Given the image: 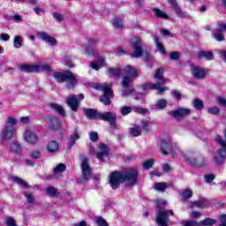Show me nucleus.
<instances>
[{"label": "nucleus", "mask_w": 226, "mask_h": 226, "mask_svg": "<svg viewBox=\"0 0 226 226\" xmlns=\"http://www.w3.org/2000/svg\"><path fill=\"white\" fill-rule=\"evenodd\" d=\"M133 46V57H142L147 60L149 58V51L142 49V40L139 37H134L132 39Z\"/></svg>", "instance_id": "nucleus-11"}, {"label": "nucleus", "mask_w": 226, "mask_h": 226, "mask_svg": "<svg viewBox=\"0 0 226 226\" xmlns=\"http://www.w3.org/2000/svg\"><path fill=\"white\" fill-rule=\"evenodd\" d=\"M11 181H13V183H17V185H20V186H22V188H31V186L29 185V184H27V182L24 181L22 178L16 177V176H12L11 177Z\"/></svg>", "instance_id": "nucleus-28"}, {"label": "nucleus", "mask_w": 226, "mask_h": 226, "mask_svg": "<svg viewBox=\"0 0 226 226\" xmlns=\"http://www.w3.org/2000/svg\"><path fill=\"white\" fill-rule=\"evenodd\" d=\"M24 139L27 144H31L32 146L38 142V135H36V132H33L31 129L25 130Z\"/></svg>", "instance_id": "nucleus-18"}, {"label": "nucleus", "mask_w": 226, "mask_h": 226, "mask_svg": "<svg viewBox=\"0 0 226 226\" xmlns=\"http://www.w3.org/2000/svg\"><path fill=\"white\" fill-rule=\"evenodd\" d=\"M104 94L100 97L102 103L110 105V98H112V83H104L99 87Z\"/></svg>", "instance_id": "nucleus-12"}, {"label": "nucleus", "mask_w": 226, "mask_h": 226, "mask_svg": "<svg viewBox=\"0 0 226 226\" xmlns=\"http://www.w3.org/2000/svg\"><path fill=\"white\" fill-rule=\"evenodd\" d=\"M112 26L115 29H123V20L119 18H115L112 19Z\"/></svg>", "instance_id": "nucleus-37"}, {"label": "nucleus", "mask_w": 226, "mask_h": 226, "mask_svg": "<svg viewBox=\"0 0 226 226\" xmlns=\"http://www.w3.org/2000/svg\"><path fill=\"white\" fill-rule=\"evenodd\" d=\"M170 59H171L172 61H177V59H179V52H172L170 55Z\"/></svg>", "instance_id": "nucleus-56"}, {"label": "nucleus", "mask_w": 226, "mask_h": 226, "mask_svg": "<svg viewBox=\"0 0 226 226\" xmlns=\"http://www.w3.org/2000/svg\"><path fill=\"white\" fill-rule=\"evenodd\" d=\"M79 99L84 100V94H78V95L71 94L66 99V103H67L68 107H70V109L72 110H73V112H77V110H79V103H80L79 102Z\"/></svg>", "instance_id": "nucleus-16"}, {"label": "nucleus", "mask_w": 226, "mask_h": 226, "mask_svg": "<svg viewBox=\"0 0 226 226\" xmlns=\"http://www.w3.org/2000/svg\"><path fill=\"white\" fill-rule=\"evenodd\" d=\"M209 206V201L207 200L201 198L197 201L191 202L187 205L188 209H195V207L202 208V207H207Z\"/></svg>", "instance_id": "nucleus-20"}, {"label": "nucleus", "mask_w": 226, "mask_h": 226, "mask_svg": "<svg viewBox=\"0 0 226 226\" xmlns=\"http://www.w3.org/2000/svg\"><path fill=\"white\" fill-rule=\"evenodd\" d=\"M184 226H200V222H197V221H185L184 222Z\"/></svg>", "instance_id": "nucleus-50"}, {"label": "nucleus", "mask_w": 226, "mask_h": 226, "mask_svg": "<svg viewBox=\"0 0 226 226\" xmlns=\"http://www.w3.org/2000/svg\"><path fill=\"white\" fill-rule=\"evenodd\" d=\"M31 157L34 160H39V158H41V152L38 150H34L31 154Z\"/></svg>", "instance_id": "nucleus-53"}, {"label": "nucleus", "mask_w": 226, "mask_h": 226, "mask_svg": "<svg viewBox=\"0 0 226 226\" xmlns=\"http://www.w3.org/2000/svg\"><path fill=\"white\" fill-rule=\"evenodd\" d=\"M216 223V220L213 218H205L200 222V226H213Z\"/></svg>", "instance_id": "nucleus-33"}, {"label": "nucleus", "mask_w": 226, "mask_h": 226, "mask_svg": "<svg viewBox=\"0 0 226 226\" xmlns=\"http://www.w3.org/2000/svg\"><path fill=\"white\" fill-rule=\"evenodd\" d=\"M0 40H2V41H8L10 35L8 34H0Z\"/></svg>", "instance_id": "nucleus-61"}, {"label": "nucleus", "mask_w": 226, "mask_h": 226, "mask_svg": "<svg viewBox=\"0 0 226 226\" xmlns=\"http://www.w3.org/2000/svg\"><path fill=\"white\" fill-rule=\"evenodd\" d=\"M161 151L164 156H167L170 153L172 158H177V155L183 156L181 150L176 147V145L172 144V139H162L161 140Z\"/></svg>", "instance_id": "nucleus-8"}, {"label": "nucleus", "mask_w": 226, "mask_h": 226, "mask_svg": "<svg viewBox=\"0 0 226 226\" xmlns=\"http://www.w3.org/2000/svg\"><path fill=\"white\" fill-rule=\"evenodd\" d=\"M109 185L112 190H117L122 183H125L126 186H133L137 183V170L129 169L125 171H115L109 177Z\"/></svg>", "instance_id": "nucleus-1"}, {"label": "nucleus", "mask_w": 226, "mask_h": 226, "mask_svg": "<svg viewBox=\"0 0 226 226\" xmlns=\"http://www.w3.org/2000/svg\"><path fill=\"white\" fill-rule=\"evenodd\" d=\"M95 222L97 226H109V222L102 216L96 217Z\"/></svg>", "instance_id": "nucleus-46"}, {"label": "nucleus", "mask_w": 226, "mask_h": 226, "mask_svg": "<svg viewBox=\"0 0 226 226\" xmlns=\"http://www.w3.org/2000/svg\"><path fill=\"white\" fill-rule=\"evenodd\" d=\"M85 116L88 119H102V121H109L111 126H116V114L112 112L98 113L96 109H87L84 110Z\"/></svg>", "instance_id": "nucleus-4"}, {"label": "nucleus", "mask_w": 226, "mask_h": 226, "mask_svg": "<svg viewBox=\"0 0 226 226\" xmlns=\"http://www.w3.org/2000/svg\"><path fill=\"white\" fill-rule=\"evenodd\" d=\"M64 170H66V165H64V163H59L54 169V177H56V179H59V177H61V175L63 174V172H64Z\"/></svg>", "instance_id": "nucleus-25"}, {"label": "nucleus", "mask_w": 226, "mask_h": 226, "mask_svg": "<svg viewBox=\"0 0 226 226\" xmlns=\"http://www.w3.org/2000/svg\"><path fill=\"white\" fill-rule=\"evenodd\" d=\"M13 45L15 49H20L22 47V37L19 35L14 36Z\"/></svg>", "instance_id": "nucleus-45"}, {"label": "nucleus", "mask_w": 226, "mask_h": 226, "mask_svg": "<svg viewBox=\"0 0 226 226\" xmlns=\"http://www.w3.org/2000/svg\"><path fill=\"white\" fill-rule=\"evenodd\" d=\"M153 11L155 17H158L159 19H169V16L158 8H154Z\"/></svg>", "instance_id": "nucleus-39"}, {"label": "nucleus", "mask_w": 226, "mask_h": 226, "mask_svg": "<svg viewBox=\"0 0 226 226\" xmlns=\"http://www.w3.org/2000/svg\"><path fill=\"white\" fill-rule=\"evenodd\" d=\"M218 103H220V105H222L223 107H226V100L223 97H220L218 98Z\"/></svg>", "instance_id": "nucleus-63"}, {"label": "nucleus", "mask_w": 226, "mask_h": 226, "mask_svg": "<svg viewBox=\"0 0 226 226\" xmlns=\"http://www.w3.org/2000/svg\"><path fill=\"white\" fill-rule=\"evenodd\" d=\"M89 139L92 142H96L98 140V132H93L89 133Z\"/></svg>", "instance_id": "nucleus-55"}, {"label": "nucleus", "mask_w": 226, "mask_h": 226, "mask_svg": "<svg viewBox=\"0 0 226 226\" xmlns=\"http://www.w3.org/2000/svg\"><path fill=\"white\" fill-rule=\"evenodd\" d=\"M169 4L173 8L175 13L177 15V17H186V14L181 11V8L177 5V2L176 0H168Z\"/></svg>", "instance_id": "nucleus-24"}, {"label": "nucleus", "mask_w": 226, "mask_h": 226, "mask_svg": "<svg viewBox=\"0 0 226 226\" xmlns=\"http://www.w3.org/2000/svg\"><path fill=\"white\" fill-rule=\"evenodd\" d=\"M120 112H121L122 116H128V114H130V112H132V107L123 106L120 109Z\"/></svg>", "instance_id": "nucleus-49"}, {"label": "nucleus", "mask_w": 226, "mask_h": 226, "mask_svg": "<svg viewBox=\"0 0 226 226\" xmlns=\"http://www.w3.org/2000/svg\"><path fill=\"white\" fill-rule=\"evenodd\" d=\"M192 105L196 110H202L204 109V102L200 99H195L192 102Z\"/></svg>", "instance_id": "nucleus-41"}, {"label": "nucleus", "mask_w": 226, "mask_h": 226, "mask_svg": "<svg viewBox=\"0 0 226 226\" xmlns=\"http://www.w3.org/2000/svg\"><path fill=\"white\" fill-rule=\"evenodd\" d=\"M50 109H52V110H55L56 112H58V114L60 116H64V108H63V106L57 104V103H51L50 104Z\"/></svg>", "instance_id": "nucleus-32"}, {"label": "nucleus", "mask_w": 226, "mask_h": 226, "mask_svg": "<svg viewBox=\"0 0 226 226\" xmlns=\"http://www.w3.org/2000/svg\"><path fill=\"white\" fill-rule=\"evenodd\" d=\"M46 193L49 197H57L59 195V192H57V189H56L54 186L47 187Z\"/></svg>", "instance_id": "nucleus-35"}, {"label": "nucleus", "mask_w": 226, "mask_h": 226, "mask_svg": "<svg viewBox=\"0 0 226 226\" xmlns=\"http://www.w3.org/2000/svg\"><path fill=\"white\" fill-rule=\"evenodd\" d=\"M201 215L202 214L199 211H193L191 213L190 216H191V218H200Z\"/></svg>", "instance_id": "nucleus-59"}, {"label": "nucleus", "mask_w": 226, "mask_h": 226, "mask_svg": "<svg viewBox=\"0 0 226 226\" xmlns=\"http://www.w3.org/2000/svg\"><path fill=\"white\" fill-rule=\"evenodd\" d=\"M129 132L133 137H139L142 134V130L139 126L130 128Z\"/></svg>", "instance_id": "nucleus-38"}, {"label": "nucleus", "mask_w": 226, "mask_h": 226, "mask_svg": "<svg viewBox=\"0 0 226 226\" xmlns=\"http://www.w3.org/2000/svg\"><path fill=\"white\" fill-rule=\"evenodd\" d=\"M125 73H128L130 76H124L122 81V86L124 87V92L122 94L126 96L128 94H132L133 93V89L130 87L132 84V77H139V72L132 65H127L124 69H122Z\"/></svg>", "instance_id": "nucleus-5"}, {"label": "nucleus", "mask_w": 226, "mask_h": 226, "mask_svg": "<svg viewBox=\"0 0 226 226\" xmlns=\"http://www.w3.org/2000/svg\"><path fill=\"white\" fill-rule=\"evenodd\" d=\"M81 172H82V177H80L81 183H86V181H87V179H89L91 176H93V170L89 165V160L86 157H83L81 161Z\"/></svg>", "instance_id": "nucleus-13"}, {"label": "nucleus", "mask_w": 226, "mask_h": 226, "mask_svg": "<svg viewBox=\"0 0 226 226\" xmlns=\"http://www.w3.org/2000/svg\"><path fill=\"white\" fill-rule=\"evenodd\" d=\"M183 160L185 162H188L190 165L192 167H197L200 169V167H204L206 163V159L193 152H187L185 154L183 155Z\"/></svg>", "instance_id": "nucleus-9"}, {"label": "nucleus", "mask_w": 226, "mask_h": 226, "mask_svg": "<svg viewBox=\"0 0 226 226\" xmlns=\"http://www.w3.org/2000/svg\"><path fill=\"white\" fill-rule=\"evenodd\" d=\"M167 107V100L161 99L155 103L156 110H163Z\"/></svg>", "instance_id": "nucleus-40"}, {"label": "nucleus", "mask_w": 226, "mask_h": 226, "mask_svg": "<svg viewBox=\"0 0 226 226\" xmlns=\"http://www.w3.org/2000/svg\"><path fill=\"white\" fill-rule=\"evenodd\" d=\"M17 123V118L11 117L7 118L4 128H3L0 132V139L3 142L11 140V139L17 135V128H15Z\"/></svg>", "instance_id": "nucleus-3"}, {"label": "nucleus", "mask_w": 226, "mask_h": 226, "mask_svg": "<svg viewBox=\"0 0 226 226\" xmlns=\"http://www.w3.org/2000/svg\"><path fill=\"white\" fill-rule=\"evenodd\" d=\"M141 125L144 131L146 132L151 131V122L149 120H142Z\"/></svg>", "instance_id": "nucleus-47"}, {"label": "nucleus", "mask_w": 226, "mask_h": 226, "mask_svg": "<svg viewBox=\"0 0 226 226\" xmlns=\"http://www.w3.org/2000/svg\"><path fill=\"white\" fill-rule=\"evenodd\" d=\"M192 114V109L188 108H177V109L169 111V115L172 116L176 121H181L185 117H188Z\"/></svg>", "instance_id": "nucleus-14"}, {"label": "nucleus", "mask_w": 226, "mask_h": 226, "mask_svg": "<svg viewBox=\"0 0 226 226\" xmlns=\"http://www.w3.org/2000/svg\"><path fill=\"white\" fill-rule=\"evenodd\" d=\"M109 147L105 144H101L99 146V152L96 154L95 158L99 160V162H103L104 158H107L109 156Z\"/></svg>", "instance_id": "nucleus-21"}, {"label": "nucleus", "mask_w": 226, "mask_h": 226, "mask_svg": "<svg viewBox=\"0 0 226 226\" xmlns=\"http://www.w3.org/2000/svg\"><path fill=\"white\" fill-rule=\"evenodd\" d=\"M154 79V80H157V83H147L142 85L143 91H149V89H153L158 91L159 94L165 93V91H169V87H163L167 82V79H163V69H157Z\"/></svg>", "instance_id": "nucleus-2"}, {"label": "nucleus", "mask_w": 226, "mask_h": 226, "mask_svg": "<svg viewBox=\"0 0 226 226\" xmlns=\"http://www.w3.org/2000/svg\"><path fill=\"white\" fill-rule=\"evenodd\" d=\"M220 222H221V225L219 226H226V215H222L220 216L219 218Z\"/></svg>", "instance_id": "nucleus-62"}, {"label": "nucleus", "mask_w": 226, "mask_h": 226, "mask_svg": "<svg viewBox=\"0 0 226 226\" xmlns=\"http://www.w3.org/2000/svg\"><path fill=\"white\" fill-rule=\"evenodd\" d=\"M171 95L173 96V98H176L177 100H179V98H181V93L177 90L171 91Z\"/></svg>", "instance_id": "nucleus-57"}, {"label": "nucleus", "mask_w": 226, "mask_h": 226, "mask_svg": "<svg viewBox=\"0 0 226 226\" xmlns=\"http://www.w3.org/2000/svg\"><path fill=\"white\" fill-rule=\"evenodd\" d=\"M154 163V160L149 159L143 163V168L145 169V170H149V169L153 167Z\"/></svg>", "instance_id": "nucleus-48"}, {"label": "nucleus", "mask_w": 226, "mask_h": 226, "mask_svg": "<svg viewBox=\"0 0 226 226\" xmlns=\"http://www.w3.org/2000/svg\"><path fill=\"white\" fill-rule=\"evenodd\" d=\"M117 56H123V55L126 54V51H124V49H123L122 48H117Z\"/></svg>", "instance_id": "nucleus-64"}, {"label": "nucleus", "mask_w": 226, "mask_h": 226, "mask_svg": "<svg viewBox=\"0 0 226 226\" xmlns=\"http://www.w3.org/2000/svg\"><path fill=\"white\" fill-rule=\"evenodd\" d=\"M169 215H174L172 210H160L155 217L156 222L159 226H169L167 223L169 222Z\"/></svg>", "instance_id": "nucleus-15"}, {"label": "nucleus", "mask_w": 226, "mask_h": 226, "mask_svg": "<svg viewBox=\"0 0 226 226\" xmlns=\"http://www.w3.org/2000/svg\"><path fill=\"white\" fill-rule=\"evenodd\" d=\"M208 114H213L214 116H216V114H219L220 109L218 107H210L207 109Z\"/></svg>", "instance_id": "nucleus-52"}, {"label": "nucleus", "mask_w": 226, "mask_h": 226, "mask_svg": "<svg viewBox=\"0 0 226 226\" xmlns=\"http://www.w3.org/2000/svg\"><path fill=\"white\" fill-rule=\"evenodd\" d=\"M23 195L26 199V202L28 204H34V202H36V198L34 197V194H33L32 192H25Z\"/></svg>", "instance_id": "nucleus-34"}, {"label": "nucleus", "mask_w": 226, "mask_h": 226, "mask_svg": "<svg viewBox=\"0 0 226 226\" xmlns=\"http://www.w3.org/2000/svg\"><path fill=\"white\" fill-rule=\"evenodd\" d=\"M53 17L54 19H56V20H58V22H61L63 20V15L58 12H53Z\"/></svg>", "instance_id": "nucleus-60"}, {"label": "nucleus", "mask_w": 226, "mask_h": 226, "mask_svg": "<svg viewBox=\"0 0 226 226\" xmlns=\"http://www.w3.org/2000/svg\"><path fill=\"white\" fill-rule=\"evenodd\" d=\"M204 180L206 183H212V181H215V175L213 174L205 175Z\"/></svg>", "instance_id": "nucleus-54"}, {"label": "nucleus", "mask_w": 226, "mask_h": 226, "mask_svg": "<svg viewBox=\"0 0 226 226\" xmlns=\"http://www.w3.org/2000/svg\"><path fill=\"white\" fill-rule=\"evenodd\" d=\"M154 43L156 45V49H157V50H159L160 54H162V56H165V54H167V51L165 50L163 44L160 41V39L158 38V36H156V35L154 36Z\"/></svg>", "instance_id": "nucleus-27"}, {"label": "nucleus", "mask_w": 226, "mask_h": 226, "mask_svg": "<svg viewBox=\"0 0 226 226\" xmlns=\"http://www.w3.org/2000/svg\"><path fill=\"white\" fill-rule=\"evenodd\" d=\"M199 59H207V61H213L215 59V55L211 51H200L198 55Z\"/></svg>", "instance_id": "nucleus-26"}, {"label": "nucleus", "mask_w": 226, "mask_h": 226, "mask_svg": "<svg viewBox=\"0 0 226 226\" xmlns=\"http://www.w3.org/2000/svg\"><path fill=\"white\" fill-rule=\"evenodd\" d=\"M191 73L198 80H202L207 75V72L205 69L197 65H191Z\"/></svg>", "instance_id": "nucleus-17"}, {"label": "nucleus", "mask_w": 226, "mask_h": 226, "mask_svg": "<svg viewBox=\"0 0 226 226\" xmlns=\"http://www.w3.org/2000/svg\"><path fill=\"white\" fill-rule=\"evenodd\" d=\"M34 11L36 13V15H40L41 13H45V10L41 7H34Z\"/></svg>", "instance_id": "nucleus-58"}, {"label": "nucleus", "mask_w": 226, "mask_h": 226, "mask_svg": "<svg viewBox=\"0 0 226 226\" xmlns=\"http://www.w3.org/2000/svg\"><path fill=\"white\" fill-rule=\"evenodd\" d=\"M217 144H220L221 147L213 154V161L215 167H222L225 163L226 160V142L220 136L215 139Z\"/></svg>", "instance_id": "nucleus-6"}, {"label": "nucleus", "mask_w": 226, "mask_h": 226, "mask_svg": "<svg viewBox=\"0 0 226 226\" xmlns=\"http://www.w3.org/2000/svg\"><path fill=\"white\" fill-rule=\"evenodd\" d=\"M54 79L59 84L66 82V87H68V89H72V87H75V86H77V77H75L70 71H66L64 72H55Z\"/></svg>", "instance_id": "nucleus-7"}, {"label": "nucleus", "mask_w": 226, "mask_h": 226, "mask_svg": "<svg viewBox=\"0 0 226 226\" xmlns=\"http://www.w3.org/2000/svg\"><path fill=\"white\" fill-rule=\"evenodd\" d=\"M47 150L49 153H57L59 151V144L56 141H50L48 143Z\"/></svg>", "instance_id": "nucleus-29"}, {"label": "nucleus", "mask_w": 226, "mask_h": 226, "mask_svg": "<svg viewBox=\"0 0 226 226\" xmlns=\"http://www.w3.org/2000/svg\"><path fill=\"white\" fill-rule=\"evenodd\" d=\"M109 77H119L121 75V69H108Z\"/></svg>", "instance_id": "nucleus-43"}, {"label": "nucleus", "mask_w": 226, "mask_h": 226, "mask_svg": "<svg viewBox=\"0 0 226 226\" xmlns=\"http://www.w3.org/2000/svg\"><path fill=\"white\" fill-rule=\"evenodd\" d=\"M85 54H86V56H94V49L91 46L86 47Z\"/></svg>", "instance_id": "nucleus-51"}, {"label": "nucleus", "mask_w": 226, "mask_h": 226, "mask_svg": "<svg viewBox=\"0 0 226 226\" xmlns=\"http://www.w3.org/2000/svg\"><path fill=\"white\" fill-rule=\"evenodd\" d=\"M11 149L16 154H20L22 153V147L17 140H13L11 144Z\"/></svg>", "instance_id": "nucleus-30"}, {"label": "nucleus", "mask_w": 226, "mask_h": 226, "mask_svg": "<svg viewBox=\"0 0 226 226\" xmlns=\"http://www.w3.org/2000/svg\"><path fill=\"white\" fill-rule=\"evenodd\" d=\"M19 70L21 72H25L26 73H34V72H52V66L49 64H20L19 65Z\"/></svg>", "instance_id": "nucleus-10"}, {"label": "nucleus", "mask_w": 226, "mask_h": 226, "mask_svg": "<svg viewBox=\"0 0 226 226\" xmlns=\"http://www.w3.org/2000/svg\"><path fill=\"white\" fill-rule=\"evenodd\" d=\"M180 195L181 197H183V199L185 200L192 199V197H193V191H192L191 189H186L182 191Z\"/></svg>", "instance_id": "nucleus-42"}, {"label": "nucleus", "mask_w": 226, "mask_h": 226, "mask_svg": "<svg viewBox=\"0 0 226 226\" xmlns=\"http://www.w3.org/2000/svg\"><path fill=\"white\" fill-rule=\"evenodd\" d=\"M80 139V136L79 135V132L75 131V132L71 135L70 140H69V147H73L75 146V141L79 140Z\"/></svg>", "instance_id": "nucleus-36"}, {"label": "nucleus", "mask_w": 226, "mask_h": 226, "mask_svg": "<svg viewBox=\"0 0 226 226\" xmlns=\"http://www.w3.org/2000/svg\"><path fill=\"white\" fill-rule=\"evenodd\" d=\"M38 36L41 38L42 41L49 43V45H50L51 47L57 45V41H56V38L52 37L49 33L39 32Z\"/></svg>", "instance_id": "nucleus-19"}, {"label": "nucleus", "mask_w": 226, "mask_h": 226, "mask_svg": "<svg viewBox=\"0 0 226 226\" xmlns=\"http://www.w3.org/2000/svg\"><path fill=\"white\" fill-rule=\"evenodd\" d=\"M103 66H105V56L99 57L97 64L94 62L90 63V68L95 70V72H98V70L103 68Z\"/></svg>", "instance_id": "nucleus-23"}, {"label": "nucleus", "mask_w": 226, "mask_h": 226, "mask_svg": "<svg viewBox=\"0 0 226 226\" xmlns=\"http://www.w3.org/2000/svg\"><path fill=\"white\" fill-rule=\"evenodd\" d=\"M49 127L53 130H56V128H59L61 126V122H59V118L56 117H51L49 119Z\"/></svg>", "instance_id": "nucleus-31"}, {"label": "nucleus", "mask_w": 226, "mask_h": 226, "mask_svg": "<svg viewBox=\"0 0 226 226\" xmlns=\"http://www.w3.org/2000/svg\"><path fill=\"white\" fill-rule=\"evenodd\" d=\"M154 189L157 190V192H165V190H167V183H156L154 185Z\"/></svg>", "instance_id": "nucleus-44"}, {"label": "nucleus", "mask_w": 226, "mask_h": 226, "mask_svg": "<svg viewBox=\"0 0 226 226\" xmlns=\"http://www.w3.org/2000/svg\"><path fill=\"white\" fill-rule=\"evenodd\" d=\"M226 31V24H221L215 34V38L217 41H223L225 40V36H223V33Z\"/></svg>", "instance_id": "nucleus-22"}]
</instances>
